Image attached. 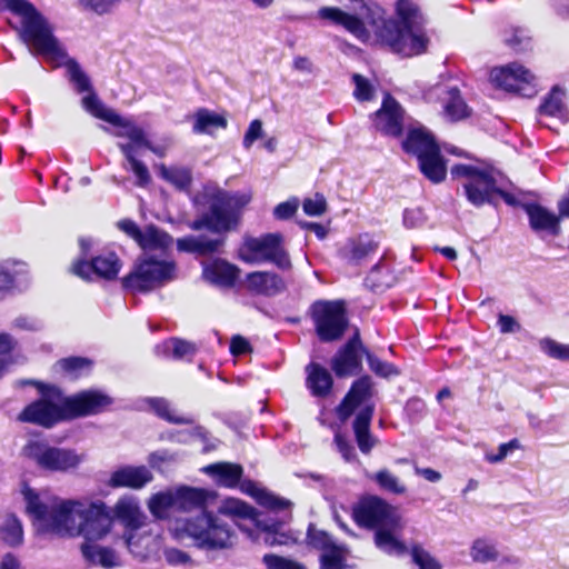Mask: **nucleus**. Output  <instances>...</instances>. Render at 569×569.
Listing matches in <instances>:
<instances>
[{"label": "nucleus", "instance_id": "obj_62", "mask_svg": "<svg viewBox=\"0 0 569 569\" xmlns=\"http://www.w3.org/2000/svg\"><path fill=\"white\" fill-rule=\"evenodd\" d=\"M263 136V129H262V122L258 119L250 122L248 130L244 133L243 137V147L246 149H250L251 146L256 140L259 138H262Z\"/></svg>", "mask_w": 569, "mask_h": 569}, {"label": "nucleus", "instance_id": "obj_55", "mask_svg": "<svg viewBox=\"0 0 569 569\" xmlns=\"http://www.w3.org/2000/svg\"><path fill=\"white\" fill-rule=\"evenodd\" d=\"M397 14L399 20H396L401 26L413 27L417 17V8L409 0H399L397 2Z\"/></svg>", "mask_w": 569, "mask_h": 569}, {"label": "nucleus", "instance_id": "obj_47", "mask_svg": "<svg viewBox=\"0 0 569 569\" xmlns=\"http://www.w3.org/2000/svg\"><path fill=\"white\" fill-rule=\"evenodd\" d=\"M372 479L382 490L395 495H402L407 490L405 483L388 469L377 471Z\"/></svg>", "mask_w": 569, "mask_h": 569}, {"label": "nucleus", "instance_id": "obj_59", "mask_svg": "<svg viewBox=\"0 0 569 569\" xmlns=\"http://www.w3.org/2000/svg\"><path fill=\"white\" fill-rule=\"evenodd\" d=\"M123 168L133 172L137 178L136 184L138 187H146L151 181V176L147 166L138 159L128 164H123Z\"/></svg>", "mask_w": 569, "mask_h": 569}, {"label": "nucleus", "instance_id": "obj_49", "mask_svg": "<svg viewBox=\"0 0 569 569\" xmlns=\"http://www.w3.org/2000/svg\"><path fill=\"white\" fill-rule=\"evenodd\" d=\"M162 553L166 563L170 567L192 568L196 566L191 555L177 547H163Z\"/></svg>", "mask_w": 569, "mask_h": 569}, {"label": "nucleus", "instance_id": "obj_21", "mask_svg": "<svg viewBox=\"0 0 569 569\" xmlns=\"http://www.w3.org/2000/svg\"><path fill=\"white\" fill-rule=\"evenodd\" d=\"M126 545L133 557L146 560L158 553L162 538L160 535L130 532L126 536Z\"/></svg>", "mask_w": 569, "mask_h": 569}, {"label": "nucleus", "instance_id": "obj_58", "mask_svg": "<svg viewBox=\"0 0 569 569\" xmlns=\"http://www.w3.org/2000/svg\"><path fill=\"white\" fill-rule=\"evenodd\" d=\"M302 207L306 214L318 217L327 211V201L322 194L316 193L313 198L305 199Z\"/></svg>", "mask_w": 569, "mask_h": 569}, {"label": "nucleus", "instance_id": "obj_19", "mask_svg": "<svg viewBox=\"0 0 569 569\" xmlns=\"http://www.w3.org/2000/svg\"><path fill=\"white\" fill-rule=\"evenodd\" d=\"M372 381L369 376H363L356 380L337 408L339 419L342 422L347 421L356 408L368 401L372 397Z\"/></svg>", "mask_w": 569, "mask_h": 569}, {"label": "nucleus", "instance_id": "obj_48", "mask_svg": "<svg viewBox=\"0 0 569 569\" xmlns=\"http://www.w3.org/2000/svg\"><path fill=\"white\" fill-rule=\"evenodd\" d=\"M218 512L220 515L230 516V517H239L243 519H251L256 516V511L252 507L244 503L239 499H227L219 507Z\"/></svg>", "mask_w": 569, "mask_h": 569}, {"label": "nucleus", "instance_id": "obj_16", "mask_svg": "<svg viewBox=\"0 0 569 569\" xmlns=\"http://www.w3.org/2000/svg\"><path fill=\"white\" fill-rule=\"evenodd\" d=\"M121 268L118 257L113 252L101 254L91 262L79 260L73 263L72 272L82 279H90L92 273L104 279H114Z\"/></svg>", "mask_w": 569, "mask_h": 569}, {"label": "nucleus", "instance_id": "obj_5", "mask_svg": "<svg viewBox=\"0 0 569 569\" xmlns=\"http://www.w3.org/2000/svg\"><path fill=\"white\" fill-rule=\"evenodd\" d=\"M1 2L21 18L19 34L29 48L56 64L67 59V53L53 36L51 26L30 1L1 0Z\"/></svg>", "mask_w": 569, "mask_h": 569}, {"label": "nucleus", "instance_id": "obj_50", "mask_svg": "<svg viewBox=\"0 0 569 569\" xmlns=\"http://www.w3.org/2000/svg\"><path fill=\"white\" fill-rule=\"evenodd\" d=\"M67 72L70 81L74 84L78 92L88 91L89 94H94L91 92V82L89 77L83 72L80 66L74 60H68L66 62Z\"/></svg>", "mask_w": 569, "mask_h": 569}, {"label": "nucleus", "instance_id": "obj_64", "mask_svg": "<svg viewBox=\"0 0 569 569\" xmlns=\"http://www.w3.org/2000/svg\"><path fill=\"white\" fill-rule=\"evenodd\" d=\"M335 442L346 461H351L356 457L353 446L341 433H336Z\"/></svg>", "mask_w": 569, "mask_h": 569}, {"label": "nucleus", "instance_id": "obj_8", "mask_svg": "<svg viewBox=\"0 0 569 569\" xmlns=\"http://www.w3.org/2000/svg\"><path fill=\"white\" fill-rule=\"evenodd\" d=\"M21 456L42 471L66 473L79 468L86 453L74 449L52 446L46 439H29Z\"/></svg>", "mask_w": 569, "mask_h": 569}, {"label": "nucleus", "instance_id": "obj_28", "mask_svg": "<svg viewBox=\"0 0 569 569\" xmlns=\"http://www.w3.org/2000/svg\"><path fill=\"white\" fill-rule=\"evenodd\" d=\"M239 269L223 260H214L203 267V278L214 284L230 287L238 277Z\"/></svg>", "mask_w": 569, "mask_h": 569}, {"label": "nucleus", "instance_id": "obj_23", "mask_svg": "<svg viewBox=\"0 0 569 569\" xmlns=\"http://www.w3.org/2000/svg\"><path fill=\"white\" fill-rule=\"evenodd\" d=\"M406 152L412 153L417 159L439 149L432 134L423 127L411 128L402 142Z\"/></svg>", "mask_w": 569, "mask_h": 569}, {"label": "nucleus", "instance_id": "obj_31", "mask_svg": "<svg viewBox=\"0 0 569 569\" xmlns=\"http://www.w3.org/2000/svg\"><path fill=\"white\" fill-rule=\"evenodd\" d=\"M203 471L216 477L217 482L224 487H234L242 476V467L229 462H218L206 466Z\"/></svg>", "mask_w": 569, "mask_h": 569}, {"label": "nucleus", "instance_id": "obj_35", "mask_svg": "<svg viewBox=\"0 0 569 569\" xmlns=\"http://www.w3.org/2000/svg\"><path fill=\"white\" fill-rule=\"evenodd\" d=\"M227 123L223 116L201 108L194 113L193 131L197 133H212L213 129H224Z\"/></svg>", "mask_w": 569, "mask_h": 569}, {"label": "nucleus", "instance_id": "obj_37", "mask_svg": "<svg viewBox=\"0 0 569 569\" xmlns=\"http://www.w3.org/2000/svg\"><path fill=\"white\" fill-rule=\"evenodd\" d=\"M222 241L219 239H208L200 236L179 239L177 246L181 251L208 254L217 251Z\"/></svg>", "mask_w": 569, "mask_h": 569}, {"label": "nucleus", "instance_id": "obj_3", "mask_svg": "<svg viewBox=\"0 0 569 569\" xmlns=\"http://www.w3.org/2000/svg\"><path fill=\"white\" fill-rule=\"evenodd\" d=\"M353 518L360 527L375 529V545L379 550L398 557L407 553V545L397 537L405 525L396 507L371 496L355 507Z\"/></svg>", "mask_w": 569, "mask_h": 569}, {"label": "nucleus", "instance_id": "obj_61", "mask_svg": "<svg viewBox=\"0 0 569 569\" xmlns=\"http://www.w3.org/2000/svg\"><path fill=\"white\" fill-rule=\"evenodd\" d=\"M519 448V441L517 439H512L509 442L501 443L498 448L497 453L487 452L486 453V460L490 463H498L501 462L507 455L513 450Z\"/></svg>", "mask_w": 569, "mask_h": 569}, {"label": "nucleus", "instance_id": "obj_63", "mask_svg": "<svg viewBox=\"0 0 569 569\" xmlns=\"http://www.w3.org/2000/svg\"><path fill=\"white\" fill-rule=\"evenodd\" d=\"M80 2L96 13L103 14L109 12L120 0H80Z\"/></svg>", "mask_w": 569, "mask_h": 569}, {"label": "nucleus", "instance_id": "obj_34", "mask_svg": "<svg viewBox=\"0 0 569 569\" xmlns=\"http://www.w3.org/2000/svg\"><path fill=\"white\" fill-rule=\"evenodd\" d=\"M0 539L11 548H18L23 543V527L21 520L10 513L0 525Z\"/></svg>", "mask_w": 569, "mask_h": 569}, {"label": "nucleus", "instance_id": "obj_36", "mask_svg": "<svg viewBox=\"0 0 569 569\" xmlns=\"http://www.w3.org/2000/svg\"><path fill=\"white\" fill-rule=\"evenodd\" d=\"M470 557L475 562L488 563L498 561L500 559V553L493 540L488 538H478L470 547Z\"/></svg>", "mask_w": 569, "mask_h": 569}, {"label": "nucleus", "instance_id": "obj_1", "mask_svg": "<svg viewBox=\"0 0 569 569\" xmlns=\"http://www.w3.org/2000/svg\"><path fill=\"white\" fill-rule=\"evenodd\" d=\"M21 492L27 513L43 531L82 536L89 542L102 539L111 529L112 518L103 502L67 500L29 486Z\"/></svg>", "mask_w": 569, "mask_h": 569}, {"label": "nucleus", "instance_id": "obj_42", "mask_svg": "<svg viewBox=\"0 0 569 569\" xmlns=\"http://www.w3.org/2000/svg\"><path fill=\"white\" fill-rule=\"evenodd\" d=\"M147 401L156 415L167 420L168 422L178 425L192 423L191 418L177 415L176 411L171 409L168 400L163 398H149Z\"/></svg>", "mask_w": 569, "mask_h": 569}, {"label": "nucleus", "instance_id": "obj_7", "mask_svg": "<svg viewBox=\"0 0 569 569\" xmlns=\"http://www.w3.org/2000/svg\"><path fill=\"white\" fill-rule=\"evenodd\" d=\"M451 176L459 181L463 196L473 207L497 206L501 174L492 167L456 164L451 168Z\"/></svg>", "mask_w": 569, "mask_h": 569}, {"label": "nucleus", "instance_id": "obj_20", "mask_svg": "<svg viewBox=\"0 0 569 569\" xmlns=\"http://www.w3.org/2000/svg\"><path fill=\"white\" fill-rule=\"evenodd\" d=\"M173 492L176 510L182 512H189L194 509H202L203 511L208 500L214 497L212 491L189 486H179L173 489Z\"/></svg>", "mask_w": 569, "mask_h": 569}, {"label": "nucleus", "instance_id": "obj_30", "mask_svg": "<svg viewBox=\"0 0 569 569\" xmlns=\"http://www.w3.org/2000/svg\"><path fill=\"white\" fill-rule=\"evenodd\" d=\"M149 512L157 520H166L170 516V510L176 509V498L173 489H167L150 496L147 501Z\"/></svg>", "mask_w": 569, "mask_h": 569}, {"label": "nucleus", "instance_id": "obj_12", "mask_svg": "<svg viewBox=\"0 0 569 569\" xmlns=\"http://www.w3.org/2000/svg\"><path fill=\"white\" fill-rule=\"evenodd\" d=\"M380 38L393 52L403 57L420 54L426 51L428 44L427 37L415 27L401 26L393 20L383 23Z\"/></svg>", "mask_w": 569, "mask_h": 569}, {"label": "nucleus", "instance_id": "obj_46", "mask_svg": "<svg viewBox=\"0 0 569 569\" xmlns=\"http://www.w3.org/2000/svg\"><path fill=\"white\" fill-rule=\"evenodd\" d=\"M410 553L412 562L419 569H442L441 562L426 550L420 543L411 545L407 553Z\"/></svg>", "mask_w": 569, "mask_h": 569}, {"label": "nucleus", "instance_id": "obj_4", "mask_svg": "<svg viewBox=\"0 0 569 569\" xmlns=\"http://www.w3.org/2000/svg\"><path fill=\"white\" fill-rule=\"evenodd\" d=\"M251 197L247 193H230L221 188L207 184L194 197L199 218L191 228L201 230L207 228L213 232H226L238 226L241 210L248 204Z\"/></svg>", "mask_w": 569, "mask_h": 569}, {"label": "nucleus", "instance_id": "obj_2", "mask_svg": "<svg viewBox=\"0 0 569 569\" xmlns=\"http://www.w3.org/2000/svg\"><path fill=\"white\" fill-rule=\"evenodd\" d=\"M37 386L42 398L28 405L18 419L43 428H51L63 420L98 415L112 403L108 395L98 390H84L67 397L56 386Z\"/></svg>", "mask_w": 569, "mask_h": 569}, {"label": "nucleus", "instance_id": "obj_51", "mask_svg": "<svg viewBox=\"0 0 569 569\" xmlns=\"http://www.w3.org/2000/svg\"><path fill=\"white\" fill-rule=\"evenodd\" d=\"M307 540L311 547L320 550L321 553H327L328 550L341 546L340 543H337L327 532L317 530L311 527L308 530Z\"/></svg>", "mask_w": 569, "mask_h": 569}, {"label": "nucleus", "instance_id": "obj_43", "mask_svg": "<svg viewBox=\"0 0 569 569\" xmlns=\"http://www.w3.org/2000/svg\"><path fill=\"white\" fill-rule=\"evenodd\" d=\"M348 548L341 545L338 548L321 553L319 558L320 569H351L347 563Z\"/></svg>", "mask_w": 569, "mask_h": 569}, {"label": "nucleus", "instance_id": "obj_54", "mask_svg": "<svg viewBox=\"0 0 569 569\" xmlns=\"http://www.w3.org/2000/svg\"><path fill=\"white\" fill-rule=\"evenodd\" d=\"M540 349L549 357L559 360H569V345H561L552 339H542L539 342Z\"/></svg>", "mask_w": 569, "mask_h": 569}, {"label": "nucleus", "instance_id": "obj_17", "mask_svg": "<svg viewBox=\"0 0 569 569\" xmlns=\"http://www.w3.org/2000/svg\"><path fill=\"white\" fill-rule=\"evenodd\" d=\"M359 333H356L333 357L331 367L338 377L356 373L361 369V352L366 353Z\"/></svg>", "mask_w": 569, "mask_h": 569}, {"label": "nucleus", "instance_id": "obj_26", "mask_svg": "<svg viewBox=\"0 0 569 569\" xmlns=\"http://www.w3.org/2000/svg\"><path fill=\"white\" fill-rule=\"evenodd\" d=\"M378 249V241L370 234H360L357 238L349 239L341 248L342 258L349 262L358 263L367 257L373 254Z\"/></svg>", "mask_w": 569, "mask_h": 569}, {"label": "nucleus", "instance_id": "obj_33", "mask_svg": "<svg viewBox=\"0 0 569 569\" xmlns=\"http://www.w3.org/2000/svg\"><path fill=\"white\" fill-rule=\"evenodd\" d=\"M319 16L323 19L332 20L333 22L343 26L347 30L362 37L366 32L363 22L355 16L348 14L337 8H321Z\"/></svg>", "mask_w": 569, "mask_h": 569}, {"label": "nucleus", "instance_id": "obj_11", "mask_svg": "<svg viewBox=\"0 0 569 569\" xmlns=\"http://www.w3.org/2000/svg\"><path fill=\"white\" fill-rule=\"evenodd\" d=\"M310 316L317 336L323 342L340 339L348 326L346 310L340 301H316L310 308Z\"/></svg>", "mask_w": 569, "mask_h": 569}, {"label": "nucleus", "instance_id": "obj_41", "mask_svg": "<svg viewBox=\"0 0 569 569\" xmlns=\"http://www.w3.org/2000/svg\"><path fill=\"white\" fill-rule=\"evenodd\" d=\"M92 362L82 357H70L59 360L54 368L66 373L71 379L88 373L91 370Z\"/></svg>", "mask_w": 569, "mask_h": 569}, {"label": "nucleus", "instance_id": "obj_25", "mask_svg": "<svg viewBox=\"0 0 569 569\" xmlns=\"http://www.w3.org/2000/svg\"><path fill=\"white\" fill-rule=\"evenodd\" d=\"M375 407L365 405L356 415L353 421V432L358 447L362 453H369L376 446V439L370 433V423L373 416Z\"/></svg>", "mask_w": 569, "mask_h": 569}, {"label": "nucleus", "instance_id": "obj_40", "mask_svg": "<svg viewBox=\"0 0 569 569\" xmlns=\"http://www.w3.org/2000/svg\"><path fill=\"white\" fill-rule=\"evenodd\" d=\"M159 172L162 179L173 184L179 190L188 189L192 181L191 171L186 167H167L160 164Z\"/></svg>", "mask_w": 569, "mask_h": 569}, {"label": "nucleus", "instance_id": "obj_10", "mask_svg": "<svg viewBox=\"0 0 569 569\" xmlns=\"http://www.w3.org/2000/svg\"><path fill=\"white\" fill-rule=\"evenodd\" d=\"M283 238L280 233H267L261 237L247 238L240 249L242 261L250 264L271 262L279 269H291V260L282 246Z\"/></svg>", "mask_w": 569, "mask_h": 569}, {"label": "nucleus", "instance_id": "obj_18", "mask_svg": "<svg viewBox=\"0 0 569 569\" xmlns=\"http://www.w3.org/2000/svg\"><path fill=\"white\" fill-rule=\"evenodd\" d=\"M153 480V475L146 466L124 465L111 472L108 486L140 490Z\"/></svg>", "mask_w": 569, "mask_h": 569}, {"label": "nucleus", "instance_id": "obj_44", "mask_svg": "<svg viewBox=\"0 0 569 569\" xmlns=\"http://www.w3.org/2000/svg\"><path fill=\"white\" fill-rule=\"evenodd\" d=\"M563 97L565 92L558 87H555L550 94L545 99L543 103L540 106V112L543 114L558 117L560 119H566L567 110L563 103Z\"/></svg>", "mask_w": 569, "mask_h": 569}, {"label": "nucleus", "instance_id": "obj_24", "mask_svg": "<svg viewBox=\"0 0 569 569\" xmlns=\"http://www.w3.org/2000/svg\"><path fill=\"white\" fill-rule=\"evenodd\" d=\"M247 287L257 295L271 297L282 292L286 289V283L273 272L254 271L247 276Z\"/></svg>", "mask_w": 569, "mask_h": 569}, {"label": "nucleus", "instance_id": "obj_38", "mask_svg": "<svg viewBox=\"0 0 569 569\" xmlns=\"http://www.w3.org/2000/svg\"><path fill=\"white\" fill-rule=\"evenodd\" d=\"M246 492L251 495L257 502L271 510H286L290 507V501L281 499L264 489L258 488L254 483L248 482L246 485Z\"/></svg>", "mask_w": 569, "mask_h": 569}, {"label": "nucleus", "instance_id": "obj_9", "mask_svg": "<svg viewBox=\"0 0 569 569\" xmlns=\"http://www.w3.org/2000/svg\"><path fill=\"white\" fill-rule=\"evenodd\" d=\"M176 278V264L172 261L144 257L134 269L123 278V287L133 292H148L162 287Z\"/></svg>", "mask_w": 569, "mask_h": 569}, {"label": "nucleus", "instance_id": "obj_6", "mask_svg": "<svg viewBox=\"0 0 569 569\" xmlns=\"http://www.w3.org/2000/svg\"><path fill=\"white\" fill-rule=\"evenodd\" d=\"M176 540L186 538L204 551L226 550L233 546V531L227 522L212 512L203 510L197 516L177 519L170 528Z\"/></svg>", "mask_w": 569, "mask_h": 569}, {"label": "nucleus", "instance_id": "obj_13", "mask_svg": "<svg viewBox=\"0 0 569 569\" xmlns=\"http://www.w3.org/2000/svg\"><path fill=\"white\" fill-rule=\"evenodd\" d=\"M82 106L96 118L118 127V130L113 132L116 137L127 138L137 146L147 143V137L142 128L134 124L131 120L122 118L112 109L106 108L96 94L83 97Z\"/></svg>", "mask_w": 569, "mask_h": 569}, {"label": "nucleus", "instance_id": "obj_14", "mask_svg": "<svg viewBox=\"0 0 569 569\" xmlns=\"http://www.w3.org/2000/svg\"><path fill=\"white\" fill-rule=\"evenodd\" d=\"M490 79L497 87L506 91L517 92L525 97L536 93V77L530 70L516 62L492 69Z\"/></svg>", "mask_w": 569, "mask_h": 569}, {"label": "nucleus", "instance_id": "obj_39", "mask_svg": "<svg viewBox=\"0 0 569 569\" xmlns=\"http://www.w3.org/2000/svg\"><path fill=\"white\" fill-rule=\"evenodd\" d=\"M172 242L169 234L154 226H148L142 230L138 244L144 250L166 249Z\"/></svg>", "mask_w": 569, "mask_h": 569}, {"label": "nucleus", "instance_id": "obj_15", "mask_svg": "<svg viewBox=\"0 0 569 569\" xmlns=\"http://www.w3.org/2000/svg\"><path fill=\"white\" fill-rule=\"evenodd\" d=\"M405 111L390 96L386 94L381 108L375 114V127L386 136L399 137L403 128Z\"/></svg>", "mask_w": 569, "mask_h": 569}, {"label": "nucleus", "instance_id": "obj_45", "mask_svg": "<svg viewBox=\"0 0 569 569\" xmlns=\"http://www.w3.org/2000/svg\"><path fill=\"white\" fill-rule=\"evenodd\" d=\"M445 112L451 120L457 121L468 116V108L458 88H450L447 92Z\"/></svg>", "mask_w": 569, "mask_h": 569}, {"label": "nucleus", "instance_id": "obj_60", "mask_svg": "<svg viewBox=\"0 0 569 569\" xmlns=\"http://www.w3.org/2000/svg\"><path fill=\"white\" fill-rule=\"evenodd\" d=\"M353 82L356 86L355 97L359 101H369L373 97V87L370 82L360 74H353Z\"/></svg>", "mask_w": 569, "mask_h": 569}, {"label": "nucleus", "instance_id": "obj_27", "mask_svg": "<svg viewBox=\"0 0 569 569\" xmlns=\"http://www.w3.org/2000/svg\"><path fill=\"white\" fill-rule=\"evenodd\" d=\"M81 553L93 566H100L104 569H113L121 566L120 556L109 547L84 542L81 545Z\"/></svg>", "mask_w": 569, "mask_h": 569}, {"label": "nucleus", "instance_id": "obj_57", "mask_svg": "<svg viewBox=\"0 0 569 569\" xmlns=\"http://www.w3.org/2000/svg\"><path fill=\"white\" fill-rule=\"evenodd\" d=\"M178 460V453L168 449L153 451L148 457V463L151 468L161 470L163 466L170 465Z\"/></svg>", "mask_w": 569, "mask_h": 569}, {"label": "nucleus", "instance_id": "obj_52", "mask_svg": "<svg viewBox=\"0 0 569 569\" xmlns=\"http://www.w3.org/2000/svg\"><path fill=\"white\" fill-rule=\"evenodd\" d=\"M366 356L370 370L377 376L381 378H390L400 373L397 367H395L392 363L379 359L369 351H366Z\"/></svg>", "mask_w": 569, "mask_h": 569}, {"label": "nucleus", "instance_id": "obj_56", "mask_svg": "<svg viewBox=\"0 0 569 569\" xmlns=\"http://www.w3.org/2000/svg\"><path fill=\"white\" fill-rule=\"evenodd\" d=\"M14 341L8 333H0V378L12 362L11 351Z\"/></svg>", "mask_w": 569, "mask_h": 569}, {"label": "nucleus", "instance_id": "obj_32", "mask_svg": "<svg viewBox=\"0 0 569 569\" xmlns=\"http://www.w3.org/2000/svg\"><path fill=\"white\" fill-rule=\"evenodd\" d=\"M307 383L312 395L317 397L327 396L332 387V378L330 372L317 363L307 367Z\"/></svg>", "mask_w": 569, "mask_h": 569}, {"label": "nucleus", "instance_id": "obj_29", "mask_svg": "<svg viewBox=\"0 0 569 569\" xmlns=\"http://www.w3.org/2000/svg\"><path fill=\"white\" fill-rule=\"evenodd\" d=\"M419 168L423 176L433 183H439L447 176L446 162L441 156L440 148L418 159Z\"/></svg>", "mask_w": 569, "mask_h": 569}, {"label": "nucleus", "instance_id": "obj_53", "mask_svg": "<svg viewBox=\"0 0 569 569\" xmlns=\"http://www.w3.org/2000/svg\"><path fill=\"white\" fill-rule=\"evenodd\" d=\"M267 569H307L302 563L274 553H267L262 559Z\"/></svg>", "mask_w": 569, "mask_h": 569}, {"label": "nucleus", "instance_id": "obj_22", "mask_svg": "<svg viewBox=\"0 0 569 569\" xmlns=\"http://www.w3.org/2000/svg\"><path fill=\"white\" fill-rule=\"evenodd\" d=\"M112 511L114 518L120 520L130 530L142 527L146 521V515L142 512L137 498L132 496L120 498Z\"/></svg>", "mask_w": 569, "mask_h": 569}]
</instances>
